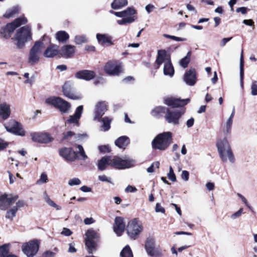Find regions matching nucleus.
I'll return each instance as SVG.
<instances>
[{"mask_svg":"<svg viewBox=\"0 0 257 257\" xmlns=\"http://www.w3.org/2000/svg\"><path fill=\"white\" fill-rule=\"evenodd\" d=\"M127 4V0H114L111 4V8L113 9L117 10L121 9Z\"/></svg>","mask_w":257,"mask_h":257,"instance_id":"nucleus-35","label":"nucleus"},{"mask_svg":"<svg viewBox=\"0 0 257 257\" xmlns=\"http://www.w3.org/2000/svg\"><path fill=\"white\" fill-rule=\"evenodd\" d=\"M11 112L10 105L7 103L0 104V116L3 119H7Z\"/></svg>","mask_w":257,"mask_h":257,"instance_id":"nucleus-27","label":"nucleus"},{"mask_svg":"<svg viewBox=\"0 0 257 257\" xmlns=\"http://www.w3.org/2000/svg\"><path fill=\"white\" fill-rule=\"evenodd\" d=\"M7 131L11 134L17 136L23 137L26 134L24 130H7Z\"/></svg>","mask_w":257,"mask_h":257,"instance_id":"nucleus-46","label":"nucleus"},{"mask_svg":"<svg viewBox=\"0 0 257 257\" xmlns=\"http://www.w3.org/2000/svg\"><path fill=\"white\" fill-rule=\"evenodd\" d=\"M76 148L78 150L76 154L77 155L76 159L84 161L88 158L87 156L86 155L83 147L80 145L76 146Z\"/></svg>","mask_w":257,"mask_h":257,"instance_id":"nucleus-33","label":"nucleus"},{"mask_svg":"<svg viewBox=\"0 0 257 257\" xmlns=\"http://www.w3.org/2000/svg\"><path fill=\"white\" fill-rule=\"evenodd\" d=\"M184 113L185 110L183 108L173 111L167 109L165 119L168 123L177 124L179 122V118Z\"/></svg>","mask_w":257,"mask_h":257,"instance_id":"nucleus-13","label":"nucleus"},{"mask_svg":"<svg viewBox=\"0 0 257 257\" xmlns=\"http://www.w3.org/2000/svg\"><path fill=\"white\" fill-rule=\"evenodd\" d=\"M56 252L50 250L46 251L43 254V257H54Z\"/></svg>","mask_w":257,"mask_h":257,"instance_id":"nucleus-61","label":"nucleus"},{"mask_svg":"<svg viewBox=\"0 0 257 257\" xmlns=\"http://www.w3.org/2000/svg\"><path fill=\"white\" fill-rule=\"evenodd\" d=\"M18 196L17 195H15L14 196H9L7 194V199L6 201L8 203V204L10 206L13 203H14L17 199H18Z\"/></svg>","mask_w":257,"mask_h":257,"instance_id":"nucleus-50","label":"nucleus"},{"mask_svg":"<svg viewBox=\"0 0 257 257\" xmlns=\"http://www.w3.org/2000/svg\"><path fill=\"white\" fill-rule=\"evenodd\" d=\"M27 20L25 18H19L13 22L8 24L5 28V31L11 33L18 27L21 25L27 23Z\"/></svg>","mask_w":257,"mask_h":257,"instance_id":"nucleus-22","label":"nucleus"},{"mask_svg":"<svg viewBox=\"0 0 257 257\" xmlns=\"http://www.w3.org/2000/svg\"><path fill=\"white\" fill-rule=\"evenodd\" d=\"M98 149L100 152L103 153H109L110 151V149L108 145L99 146Z\"/></svg>","mask_w":257,"mask_h":257,"instance_id":"nucleus-55","label":"nucleus"},{"mask_svg":"<svg viewBox=\"0 0 257 257\" xmlns=\"http://www.w3.org/2000/svg\"><path fill=\"white\" fill-rule=\"evenodd\" d=\"M156 63L157 65V69H158L160 65L164 63L163 72L165 75H168L171 77L174 75V69L171 63L170 56L167 54L165 50L158 51Z\"/></svg>","mask_w":257,"mask_h":257,"instance_id":"nucleus-2","label":"nucleus"},{"mask_svg":"<svg viewBox=\"0 0 257 257\" xmlns=\"http://www.w3.org/2000/svg\"><path fill=\"white\" fill-rule=\"evenodd\" d=\"M189 172L187 171L184 170L182 172L181 177L184 180L188 181L189 179Z\"/></svg>","mask_w":257,"mask_h":257,"instance_id":"nucleus-63","label":"nucleus"},{"mask_svg":"<svg viewBox=\"0 0 257 257\" xmlns=\"http://www.w3.org/2000/svg\"><path fill=\"white\" fill-rule=\"evenodd\" d=\"M48 180L47 175L45 173H43L41 175L40 179L37 181V184H41L46 183Z\"/></svg>","mask_w":257,"mask_h":257,"instance_id":"nucleus-51","label":"nucleus"},{"mask_svg":"<svg viewBox=\"0 0 257 257\" xmlns=\"http://www.w3.org/2000/svg\"><path fill=\"white\" fill-rule=\"evenodd\" d=\"M17 211V207H14L8 210L6 212V218L12 221L16 216Z\"/></svg>","mask_w":257,"mask_h":257,"instance_id":"nucleus-41","label":"nucleus"},{"mask_svg":"<svg viewBox=\"0 0 257 257\" xmlns=\"http://www.w3.org/2000/svg\"><path fill=\"white\" fill-rule=\"evenodd\" d=\"M100 121L102 123V127L103 128H110V123L113 120V118L110 116H104L100 118Z\"/></svg>","mask_w":257,"mask_h":257,"instance_id":"nucleus-36","label":"nucleus"},{"mask_svg":"<svg viewBox=\"0 0 257 257\" xmlns=\"http://www.w3.org/2000/svg\"><path fill=\"white\" fill-rule=\"evenodd\" d=\"M191 52L189 51L187 53V55L181 59L179 61L180 65L184 68H186L190 61Z\"/></svg>","mask_w":257,"mask_h":257,"instance_id":"nucleus-37","label":"nucleus"},{"mask_svg":"<svg viewBox=\"0 0 257 257\" xmlns=\"http://www.w3.org/2000/svg\"><path fill=\"white\" fill-rule=\"evenodd\" d=\"M104 70L107 74L112 76H118L123 71L121 63L116 60L107 62L104 66Z\"/></svg>","mask_w":257,"mask_h":257,"instance_id":"nucleus-11","label":"nucleus"},{"mask_svg":"<svg viewBox=\"0 0 257 257\" xmlns=\"http://www.w3.org/2000/svg\"><path fill=\"white\" fill-rule=\"evenodd\" d=\"M125 224L123 222V218L119 216L115 217L114 220V225L113 226V231L117 236H121L125 229Z\"/></svg>","mask_w":257,"mask_h":257,"instance_id":"nucleus-21","label":"nucleus"},{"mask_svg":"<svg viewBox=\"0 0 257 257\" xmlns=\"http://www.w3.org/2000/svg\"><path fill=\"white\" fill-rule=\"evenodd\" d=\"M19 9L18 7H14L9 9L4 15V17L7 18H10L14 16L15 14L18 13Z\"/></svg>","mask_w":257,"mask_h":257,"instance_id":"nucleus-45","label":"nucleus"},{"mask_svg":"<svg viewBox=\"0 0 257 257\" xmlns=\"http://www.w3.org/2000/svg\"><path fill=\"white\" fill-rule=\"evenodd\" d=\"M15 38L17 41V47L22 48L27 41L32 39L31 29L28 26L21 28L18 31Z\"/></svg>","mask_w":257,"mask_h":257,"instance_id":"nucleus-7","label":"nucleus"},{"mask_svg":"<svg viewBox=\"0 0 257 257\" xmlns=\"http://www.w3.org/2000/svg\"><path fill=\"white\" fill-rule=\"evenodd\" d=\"M63 92L65 96L72 99H79L82 98L81 94L76 93L73 90V83L70 81H67L64 84Z\"/></svg>","mask_w":257,"mask_h":257,"instance_id":"nucleus-15","label":"nucleus"},{"mask_svg":"<svg viewBox=\"0 0 257 257\" xmlns=\"http://www.w3.org/2000/svg\"><path fill=\"white\" fill-rule=\"evenodd\" d=\"M148 254L151 257H161L163 255L165 250L159 246L155 245Z\"/></svg>","mask_w":257,"mask_h":257,"instance_id":"nucleus-31","label":"nucleus"},{"mask_svg":"<svg viewBox=\"0 0 257 257\" xmlns=\"http://www.w3.org/2000/svg\"><path fill=\"white\" fill-rule=\"evenodd\" d=\"M136 13V11L132 8H128L126 10L115 13V16L122 18L117 20V23L119 25H123L133 23L136 20L134 16Z\"/></svg>","mask_w":257,"mask_h":257,"instance_id":"nucleus-9","label":"nucleus"},{"mask_svg":"<svg viewBox=\"0 0 257 257\" xmlns=\"http://www.w3.org/2000/svg\"><path fill=\"white\" fill-rule=\"evenodd\" d=\"M190 101L189 98L181 99L174 97H168L165 99V103L172 107H182Z\"/></svg>","mask_w":257,"mask_h":257,"instance_id":"nucleus-18","label":"nucleus"},{"mask_svg":"<svg viewBox=\"0 0 257 257\" xmlns=\"http://www.w3.org/2000/svg\"><path fill=\"white\" fill-rule=\"evenodd\" d=\"M230 130H223L217 140L216 145L221 161L223 162L229 161L230 163H234L235 157L227 140L230 137Z\"/></svg>","mask_w":257,"mask_h":257,"instance_id":"nucleus-1","label":"nucleus"},{"mask_svg":"<svg viewBox=\"0 0 257 257\" xmlns=\"http://www.w3.org/2000/svg\"><path fill=\"white\" fill-rule=\"evenodd\" d=\"M155 211L158 213L161 212L162 213H165V209L161 205L160 203H157L155 207Z\"/></svg>","mask_w":257,"mask_h":257,"instance_id":"nucleus-57","label":"nucleus"},{"mask_svg":"<svg viewBox=\"0 0 257 257\" xmlns=\"http://www.w3.org/2000/svg\"><path fill=\"white\" fill-rule=\"evenodd\" d=\"M72 231L68 228H64L61 233L65 236H70L72 234Z\"/></svg>","mask_w":257,"mask_h":257,"instance_id":"nucleus-64","label":"nucleus"},{"mask_svg":"<svg viewBox=\"0 0 257 257\" xmlns=\"http://www.w3.org/2000/svg\"><path fill=\"white\" fill-rule=\"evenodd\" d=\"M163 36L166 38H169L176 41H186V39L181 38L180 37H176L174 36H171L168 34H164Z\"/></svg>","mask_w":257,"mask_h":257,"instance_id":"nucleus-53","label":"nucleus"},{"mask_svg":"<svg viewBox=\"0 0 257 257\" xmlns=\"http://www.w3.org/2000/svg\"><path fill=\"white\" fill-rule=\"evenodd\" d=\"M242 23L245 25L254 28V22L251 19L244 20Z\"/></svg>","mask_w":257,"mask_h":257,"instance_id":"nucleus-62","label":"nucleus"},{"mask_svg":"<svg viewBox=\"0 0 257 257\" xmlns=\"http://www.w3.org/2000/svg\"><path fill=\"white\" fill-rule=\"evenodd\" d=\"M184 80L189 85H194L196 81V71L194 69H190L184 76Z\"/></svg>","mask_w":257,"mask_h":257,"instance_id":"nucleus-23","label":"nucleus"},{"mask_svg":"<svg viewBox=\"0 0 257 257\" xmlns=\"http://www.w3.org/2000/svg\"><path fill=\"white\" fill-rule=\"evenodd\" d=\"M68 185L72 186L74 185H79L81 183L80 180L78 178H73L68 181Z\"/></svg>","mask_w":257,"mask_h":257,"instance_id":"nucleus-48","label":"nucleus"},{"mask_svg":"<svg viewBox=\"0 0 257 257\" xmlns=\"http://www.w3.org/2000/svg\"><path fill=\"white\" fill-rule=\"evenodd\" d=\"M9 145V143L0 138V152L6 149Z\"/></svg>","mask_w":257,"mask_h":257,"instance_id":"nucleus-54","label":"nucleus"},{"mask_svg":"<svg viewBox=\"0 0 257 257\" xmlns=\"http://www.w3.org/2000/svg\"><path fill=\"white\" fill-rule=\"evenodd\" d=\"M88 42V39L85 35H77L74 38V42L77 45H81Z\"/></svg>","mask_w":257,"mask_h":257,"instance_id":"nucleus-42","label":"nucleus"},{"mask_svg":"<svg viewBox=\"0 0 257 257\" xmlns=\"http://www.w3.org/2000/svg\"><path fill=\"white\" fill-rule=\"evenodd\" d=\"M96 38L98 43L102 45L109 46L113 45L111 36L108 34H97Z\"/></svg>","mask_w":257,"mask_h":257,"instance_id":"nucleus-25","label":"nucleus"},{"mask_svg":"<svg viewBox=\"0 0 257 257\" xmlns=\"http://www.w3.org/2000/svg\"><path fill=\"white\" fill-rule=\"evenodd\" d=\"M156 245V241L155 239L151 237H149L147 238L145 247V249L148 253L149 252H150L151 250L153 249L154 246Z\"/></svg>","mask_w":257,"mask_h":257,"instance_id":"nucleus-32","label":"nucleus"},{"mask_svg":"<svg viewBox=\"0 0 257 257\" xmlns=\"http://www.w3.org/2000/svg\"><path fill=\"white\" fill-rule=\"evenodd\" d=\"M31 135L33 141L39 143L47 144L53 140V138L47 133H34Z\"/></svg>","mask_w":257,"mask_h":257,"instance_id":"nucleus-17","label":"nucleus"},{"mask_svg":"<svg viewBox=\"0 0 257 257\" xmlns=\"http://www.w3.org/2000/svg\"><path fill=\"white\" fill-rule=\"evenodd\" d=\"M55 38L59 42L65 43L69 39V35L64 31H60L56 33Z\"/></svg>","mask_w":257,"mask_h":257,"instance_id":"nucleus-30","label":"nucleus"},{"mask_svg":"<svg viewBox=\"0 0 257 257\" xmlns=\"http://www.w3.org/2000/svg\"><path fill=\"white\" fill-rule=\"evenodd\" d=\"M9 245L5 244L0 246V257H6L9 253Z\"/></svg>","mask_w":257,"mask_h":257,"instance_id":"nucleus-44","label":"nucleus"},{"mask_svg":"<svg viewBox=\"0 0 257 257\" xmlns=\"http://www.w3.org/2000/svg\"><path fill=\"white\" fill-rule=\"evenodd\" d=\"M75 134L71 131L68 132L66 134L64 133L62 139V140H69L70 138L74 136Z\"/></svg>","mask_w":257,"mask_h":257,"instance_id":"nucleus-60","label":"nucleus"},{"mask_svg":"<svg viewBox=\"0 0 257 257\" xmlns=\"http://www.w3.org/2000/svg\"><path fill=\"white\" fill-rule=\"evenodd\" d=\"M137 191V189L131 185H128L125 189L126 193H134Z\"/></svg>","mask_w":257,"mask_h":257,"instance_id":"nucleus-59","label":"nucleus"},{"mask_svg":"<svg viewBox=\"0 0 257 257\" xmlns=\"http://www.w3.org/2000/svg\"><path fill=\"white\" fill-rule=\"evenodd\" d=\"M43 47V43L37 41L31 49L28 60L31 65H34L39 61Z\"/></svg>","mask_w":257,"mask_h":257,"instance_id":"nucleus-10","label":"nucleus"},{"mask_svg":"<svg viewBox=\"0 0 257 257\" xmlns=\"http://www.w3.org/2000/svg\"><path fill=\"white\" fill-rule=\"evenodd\" d=\"M129 143L130 141L128 137L121 136L115 141V144L119 148L124 149Z\"/></svg>","mask_w":257,"mask_h":257,"instance_id":"nucleus-29","label":"nucleus"},{"mask_svg":"<svg viewBox=\"0 0 257 257\" xmlns=\"http://www.w3.org/2000/svg\"><path fill=\"white\" fill-rule=\"evenodd\" d=\"M95 73L92 71L82 70L77 72L75 77L78 79H82L88 81L95 77Z\"/></svg>","mask_w":257,"mask_h":257,"instance_id":"nucleus-26","label":"nucleus"},{"mask_svg":"<svg viewBox=\"0 0 257 257\" xmlns=\"http://www.w3.org/2000/svg\"><path fill=\"white\" fill-rule=\"evenodd\" d=\"M22 124L15 119H11L8 123V126L6 128H22Z\"/></svg>","mask_w":257,"mask_h":257,"instance_id":"nucleus-40","label":"nucleus"},{"mask_svg":"<svg viewBox=\"0 0 257 257\" xmlns=\"http://www.w3.org/2000/svg\"><path fill=\"white\" fill-rule=\"evenodd\" d=\"M59 155L66 160L74 161L76 159V152L73 151L71 148H63L59 150Z\"/></svg>","mask_w":257,"mask_h":257,"instance_id":"nucleus-19","label":"nucleus"},{"mask_svg":"<svg viewBox=\"0 0 257 257\" xmlns=\"http://www.w3.org/2000/svg\"><path fill=\"white\" fill-rule=\"evenodd\" d=\"M60 54L59 47L55 44H51L44 52V56L46 58H52Z\"/></svg>","mask_w":257,"mask_h":257,"instance_id":"nucleus-24","label":"nucleus"},{"mask_svg":"<svg viewBox=\"0 0 257 257\" xmlns=\"http://www.w3.org/2000/svg\"><path fill=\"white\" fill-rule=\"evenodd\" d=\"M46 102L59 109L62 113H68L71 104L59 97H50L46 100Z\"/></svg>","mask_w":257,"mask_h":257,"instance_id":"nucleus-8","label":"nucleus"},{"mask_svg":"<svg viewBox=\"0 0 257 257\" xmlns=\"http://www.w3.org/2000/svg\"><path fill=\"white\" fill-rule=\"evenodd\" d=\"M107 110V103L100 101L96 103L94 110L93 119L99 120Z\"/></svg>","mask_w":257,"mask_h":257,"instance_id":"nucleus-16","label":"nucleus"},{"mask_svg":"<svg viewBox=\"0 0 257 257\" xmlns=\"http://www.w3.org/2000/svg\"><path fill=\"white\" fill-rule=\"evenodd\" d=\"M39 243L37 240H31L23 244L22 249L28 257H33L38 252Z\"/></svg>","mask_w":257,"mask_h":257,"instance_id":"nucleus-12","label":"nucleus"},{"mask_svg":"<svg viewBox=\"0 0 257 257\" xmlns=\"http://www.w3.org/2000/svg\"><path fill=\"white\" fill-rule=\"evenodd\" d=\"M243 209L242 208H240L237 211H236V212L233 213L231 216H230V218L232 219H236L237 218H239V217L241 216V215L243 214Z\"/></svg>","mask_w":257,"mask_h":257,"instance_id":"nucleus-52","label":"nucleus"},{"mask_svg":"<svg viewBox=\"0 0 257 257\" xmlns=\"http://www.w3.org/2000/svg\"><path fill=\"white\" fill-rule=\"evenodd\" d=\"M251 94L253 96L257 95V84H256V81H254L252 82L251 86Z\"/></svg>","mask_w":257,"mask_h":257,"instance_id":"nucleus-56","label":"nucleus"},{"mask_svg":"<svg viewBox=\"0 0 257 257\" xmlns=\"http://www.w3.org/2000/svg\"><path fill=\"white\" fill-rule=\"evenodd\" d=\"M111 157L105 156L102 157L98 162V169L99 170L102 171L105 170L108 166H110Z\"/></svg>","mask_w":257,"mask_h":257,"instance_id":"nucleus-28","label":"nucleus"},{"mask_svg":"<svg viewBox=\"0 0 257 257\" xmlns=\"http://www.w3.org/2000/svg\"><path fill=\"white\" fill-rule=\"evenodd\" d=\"M243 66H244V60H243V50L241 51L240 58V85L242 87L243 86V75H244V70H243Z\"/></svg>","mask_w":257,"mask_h":257,"instance_id":"nucleus-34","label":"nucleus"},{"mask_svg":"<svg viewBox=\"0 0 257 257\" xmlns=\"http://www.w3.org/2000/svg\"><path fill=\"white\" fill-rule=\"evenodd\" d=\"M44 198H45L46 202L50 206L56 208L57 210H59L60 209V207L53 201H52L50 198L49 196L46 193H45V194Z\"/></svg>","mask_w":257,"mask_h":257,"instance_id":"nucleus-47","label":"nucleus"},{"mask_svg":"<svg viewBox=\"0 0 257 257\" xmlns=\"http://www.w3.org/2000/svg\"><path fill=\"white\" fill-rule=\"evenodd\" d=\"M83 109L82 105L79 106L76 108L74 114L70 115L65 121V125L68 127L79 126V121L82 113Z\"/></svg>","mask_w":257,"mask_h":257,"instance_id":"nucleus-14","label":"nucleus"},{"mask_svg":"<svg viewBox=\"0 0 257 257\" xmlns=\"http://www.w3.org/2000/svg\"><path fill=\"white\" fill-rule=\"evenodd\" d=\"M7 194H4L0 197V209L2 210H6L9 205L6 201Z\"/></svg>","mask_w":257,"mask_h":257,"instance_id":"nucleus-43","label":"nucleus"},{"mask_svg":"<svg viewBox=\"0 0 257 257\" xmlns=\"http://www.w3.org/2000/svg\"><path fill=\"white\" fill-rule=\"evenodd\" d=\"M168 178L172 181L175 182L176 181V177L174 173L173 169L171 166L169 168V172L167 174Z\"/></svg>","mask_w":257,"mask_h":257,"instance_id":"nucleus-49","label":"nucleus"},{"mask_svg":"<svg viewBox=\"0 0 257 257\" xmlns=\"http://www.w3.org/2000/svg\"><path fill=\"white\" fill-rule=\"evenodd\" d=\"M120 257H133V252L128 245H126L120 253Z\"/></svg>","mask_w":257,"mask_h":257,"instance_id":"nucleus-38","label":"nucleus"},{"mask_svg":"<svg viewBox=\"0 0 257 257\" xmlns=\"http://www.w3.org/2000/svg\"><path fill=\"white\" fill-rule=\"evenodd\" d=\"M98 178V180L100 181L111 183V179L104 175H99Z\"/></svg>","mask_w":257,"mask_h":257,"instance_id":"nucleus-58","label":"nucleus"},{"mask_svg":"<svg viewBox=\"0 0 257 257\" xmlns=\"http://www.w3.org/2000/svg\"><path fill=\"white\" fill-rule=\"evenodd\" d=\"M144 229L143 224L141 221L137 218H134L128 222L126 231L128 236L133 240L138 238Z\"/></svg>","mask_w":257,"mask_h":257,"instance_id":"nucleus-5","label":"nucleus"},{"mask_svg":"<svg viewBox=\"0 0 257 257\" xmlns=\"http://www.w3.org/2000/svg\"><path fill=\"white\" fill-rule=\"evenodd\" d=\"M172 143V134L164 132L158 135L152 142V147L154 150L164 151Z\"/></svg>","mask_w":257,"mask_h":257,"instance_id":"nucleus-3","label":"nucleus"},{"mask_svg":"<svg viewBox=\"0 0 257 257\" xmlns=\"http://www.w3.org/2000/svg\"><path fill=\"white\" fill-rule=\"evenodd\" d=\"M85 245L89 253L96 250V241L100 238V234L93 228L88 229L86 232Z\"/></svg>","mask_w":257,"mask_h":257,"instance_id":"nucleus-6","label":"nucleus"},{"mask_svg":"<svg viewBox=\"0 0 257 257\" xmlns=\"http://www.w3.org/2000/svg\"><path fill=\"white\" fill-rule=\"evenodd\" d=\"M75 48L73 45H64L59 50L60 55L65 58H71L75 53Z\"/></svg>","mask_w":257,"mask_h":257,"instance_id":"nucleus-20","label":"nucleus"},{"mask_svg":"<svg viewBox=\"0 0 257 257\" xmlns=\"http://www.w3.org/2000/svg\"><path fill=\"white\" fill-rule=\"evenodd\" d=\"M110 161V166L119 170L132 167L136 163L135 160L126 156L122 158L114 156L111 157Z\"/></svg>","mask_w":257,"mask_h":257,"instance_id":"nucleus-4","label":"nucleus"},{"mask_svg":"<svg viewBox=\"0 0 257 257\" xmlns=\"http://www.w3.org/2000/svg\"><path fill=\"white\" fill-rule=\"evenodd\" d=\"M166 109L163 106H157L152 111V114L154 116H158L162 115L163 113H165Z\"/></svg>","mask_w":257,"mask_h":257,"instance_id":"nucleus-39","label":"nucleus"}]
</instances>
